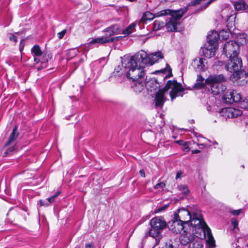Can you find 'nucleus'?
<instances>
[{"mask_svg":"<svg viewBox=\"0 0 248 248\" xmlns=\"http://www.w3.org/2000/svg\"><path fill=\"white\" fill-rule=\"evenodd\" d=\"M169 89H171L170 95L172 101L177 96L183 95L184 89L182 87V85L176 80H169L164 88L155 93L156 94L155 98L156 107H162L165 102L164 94Z\"/></svg>","mask_w":248,"mask_h":248,"instance_id":"obj_1","label":"nucleus"},{"mask_svg":"<svg viewBox=\"0 0 248 248\" xmlns=\"http://www.w3.org/2000/svg\"><path fill=\"white\" fill-rule=\"evenodd\" d=\"M124 65L127 69L126 77L129 79L134 81H140L145 78V72L141 61H136L134 55L130 58L124 59Z\"/></svg>","mask_w":248,"mask_h":248,"instance_id":"obj_2","label":"nucleus"},{"mask_svg":"<svg viewBox=\"0 0 248 248\" xmlns=\"http://www.w3.org/2000/svg\"><path fill=\"white\" fill-rule=\"evenodd\" d=\"M192 216L188 209L184 208L178 209L174 214L173 225L170 227V229L178 233L180 231L186 228L187 226L189 227V221Z\"/></svg>","mask_w":248,"mask_h":248,"instance_id":"obj_3","label":"nucleus"},{"mask_svg":"<svg viewBox=\"0 0 248 248\" xmlns=\"http://www.w3.org/2000/svg\"><path fill=\"white\" fill-rule=\"evenodd\" d=\"M187 11L186 8L181 9L177 11H172L170 9H165L158 12L156 15L158 16L170 15L169 18L165 23V26L169 31H179L178 26L180 25L179 20L183 16V15Z\"/></svg>","mask_w":248,"mask_h":248,"instance_id":"obj_4","label":"nucleus"},{"mask_svg":"<svg viewBox=\"0 0 248 248\" xmlns=\"http://www.w3.org/2000/svg\"><path fill=\"white\" fill-rule=\"evenodd\" d=\"M226 81V78L222 74L213 75L205 79V83L210 86L211 90L214 94H218L226 89L225 86L220 84Z\"/></svg>","mask_w":248,"mask_h":248,"instance_id":"obj_5","label":"nucleus"},{"mask_svg":"<svg viewBox=\"0 0 248 248\" xmlns=\"http://www.w3.org/2000/svg\"><path fill=\"white\" fill-rule=\"evenodd\" d=\"M151 229L148 231L149 236L155 238H160V233L167 226V223L162 217H157L150 220Z\"/></svg>","mask_w":248,"mask_h":248,"instance_id":"obj_6","label":"nucleus"},{"mask_svg":"<svg viewBox=\"0 0 248 248\" xmlns=\"http://www.w3.org/2000/svg\"><path fill=\"white\" fill-rule=\"evenodd\" d=\"M134 58L136 61H141L142 65H152L162 59L163 55L159 51L148 55L145 51L141 50L134 55Z\"/></svg>","mask_w":248,"mask_h":248,"instance_id":"obj_7","label":"nucleus"},{"mask_svg":"<svg viewBox=\"0 0 248 248\" xmlns=\"http://www.w3.org/2000/svg\"><path fill=\"white\" fill-rule=\"evenodd\" d=\"M239 47L238 44L232 40L226 42L223 46L222 53L227 57L230 55H235L239 54Z\"/></svg>","mask_w":248,"mask_h":248,"instance_id":"obj_8","label":"nucleus"},{"mask_svg":"<svg viewBox=\"0 0 248 248\" xmlns=\"http://www.w3.org/2000/svg\"><path fill=\"white\" fill-rule=\"evenodd\" d=\"M189 221H190V225L193 227L198 229H202V230L206 229L209 237L211 234L210 229L208 228L206 223L201 217L200 214L198 215L197 213L193 212L191 219H190Z\"/></svg>","mask_w":248,"mask_h":248,"instance_id":"obj_9","label":"nucleus"},{"mask_svg":"<svg viewBox=\"0 0 248 248\" xmlns=\"http://www.w3.org/2000/svg\"><path fill=\"white\" fill-rule=\"evenodd\" d=\"M222 99L224 101L228 104H232L233 102H241L243 101L242 97L240 93L235 90H227L223 94Z\"/></svg>","mask_w":248,"mask_h":248,"instance_id":"obj_10","label":"nucleus"},{"mask_svg":"<svg viewBox=\"0 0 248 248\" xmlns=\"http://www.w3.org/2000/svg\"><path fill=\"white\" fill-rule=\"evenodd\" d=\"M228 9H225L221 12V16L226 23V27L230 32L233 31L235 29V14L228 15L229 13Z\"/></svg>","mask_w":248,"mask_h":248,"instance_id":"obj_11","label":"nucleus"},{"mask_svg":"<svg viewBox=\"0 0 248 248\" xmlns=\"http://www.w3.org/2000/svg\"><path fill=\"white\" fill-rule=\"evenodd\" d=\"M31 51L34 57V61L36 63L40 62L46 67V63L48 61V56L43 55L42 56V52L40 46L37 45H35L32 47Z\"/></svg>","mask_w":248,"mask_h":248,"instance_id":"obj_12","label":"nucleus"},{"mask_svg":"<svg viewBox=\"0 0 248 248\" xmlns=\"http://www.w3.org/2000/svg\"><path fill=\"white\" fill-rule=\"evenodd\" d=\"M18 135L19 133L17 131V127L16 126L11 133L8 140L4 145L5 147H7L10 145L12 146L11 147L8 148L7 151L5 152V155H6L7 154H9L10 152H12L15 149L14 146L16 145L15 140L18 136Z\"/></svg>","mask_w":248,"mask_h":248,"instance_id":"obj_13","label":"nucleus"},{"mask_svg":"<svg viewBox=\"0 0 248 248\" xmlns=\"http://www.w3.org/2000/svg\"><path fill=\"white\" fill-rule=\"evenodd\" d=\"M188 228L186 227L183 230L180 231L179 233H181L180 236V241L183 245H186L195 239V235L189 232H187Z\"/></svg>","mask_w":248,"mask_h":248,"instance_id":"obj_14","label":"nucleus"},{"mask_svg":"<svg viewBox=\"0 0 248 248\" xmlns=\"http://www.w3.org/2000/svg\"><path fill=\"white\" fill-rule=\"evenodd\" d=\"M144 81L145 82L146 88L148 91L155 93L158 90H161L159 89L160 84L155 78H148V77L146 76Z\"/></svg>","mask_w":248,"mask_h":248,"instance_id":"obj_15","label":"nucleus"},{"mask_svg":"<svg viewBox=\"0 0 248 248\" xmlns=\"http://www.w3.org/2000/svg\"><path fill=\"white\" fill-rule=\"evenodd\" d=\"M205 63H207L206 59L197 58L193 61L191 64L196 71L200 72L204 71L206 69Z\"/></svg>","mask_w":248,"mask_h":248,"instance_id":"obj_16","label":"nucleus"},{"mask_svg":"<svg viewBox=\"0 0 248 248\" xmlns=\"http://www.w3.org/2000/svg\"><path fill=\"white\" fill-rule=\"evenodd\" d=\"M122 30L120 26L117 24L112 25L103 30L105 33V36H107L109 38H111V36L120 34Z\"/></svg>","mask_w":248,"mask_h":248,"instance_id":"obj_17","label":"nucleus"},{"mask_svg":"<svg viewBox=\"0 0 248 248\" xmlns=\"http://www.w3.org/2000/svg\"><path fill=\"white\" fill-rule=\"evenodd\" d=\"M222 112L227 118H236L242 114V111L239 109L233 108H225L222 109Z\"/></svg>","mask_w":248,"mask_h":248,"instance_id":"obj_18","label":"nucleus"},{"mask_svg":"<svg viewBox=\"0 0 248 248\" xmlns=\"http://www.w3.org/2000/svg\"><path fill=\"white\" fill-rule=\"evenodd\" d=\"M120 37H115L114 38H109L107 36L104 35L102 37H98L93 39L90 43L91 44L95 43H99L100 44H104L108 43H112L115 41H117Z\"/></svg>","mask_w":248,"mask_h":248,"instance_id":"obj_19","label":"nucleus"},{"mask_svg":"<svg viewBox=\"0 0 248 248\" xmlns=\"http://www.w3.org/2000/svg\"><path fill=\"white\" fill-rule=\"evenodd\" d=\"M234 41L238 44L239 47L240 45L247 44L248 43V36L247 34L244 33H236L235 41Z\"/></svg>","mask_w":248,"mask_h":248,"instance_id":"obj_20","label":"nucleus"},{"mask_svg":"<svg viewBox=\"0 0 248 248\" xmlns=\"http://www.w3.org/2000/svg\"><path fill=\"white\" fill-rule=\"evenodd\" d=\"M219 38L218 33L216 31H212V33L207 36V40L209 46H216V44Z\"/></svg>","mask_w":248,"mask_h":248,"instance_id":"obj_21","label":"nucleus"},{"mask_svg":"<svg viewBox=\"0 0 248 248\" xmlns=\"http://www.w3.org/2000/svg\"><path fill=\"white\" fill-rule=\"evenodd\" d=\"M124 61V59L122 61L121 65H118L115 67L113 72L114 76L120 77L122 75H126L127 69H126L124 65L123 62Z\"/></svg>","mask_w":248,"mask_h":248,"instance_id":"obj_22","label":"nucleus"},{"mask_svg":"<svg viewBox=\"0 0 248 248\" xmlns=\"http://www.w3.org/2000/svg\"><path fill=\"white\" fill-rule=\"evenodd\" d=\"M135 83L132 86L134 91L136 93H140L142 92L145 89V82L144 80H141L140 81H134Z\"/></svg>","mask_w":248,"mask_h":248,"instance_id":"obj_23","label":"nucleus"},{"mask_svg":"<svg viewBox=\"0 0 248 248\" xmlns=\"http://www.w3.org/2000/svg\"><path fill=\"white\" fill-rule=\"evenodd\" d=\"M216 47L209 46L207 47L203 48V55L206 58H211L214 56Z\"/></svg>","mask_w":248,"mask_h":248,"instance_id":"obj_24","label":"nucleus"},{"mask_svg":"<svg viewBox=\"0 0 248 248\" xmlns=\"http://www.w3.org/2000/svg\"><path fill=\"white\" fill-rule=\"evenodd\" d=\"M204 80L203 78H202L201 75H198L196 79L197 82L194 84L193 87L197 89L203 88L206 84L205 81L204 82Z\"/></svg>","mask_w":248,"mask_h":248,"instance_id":"obj_25","label":"nucleus"},{"mask_svg":"<svg viewBox=\"0 0 248 248\" xmlns=\"http://www.w3.org/2000/svg\"><path fill=\"white\" fill-rule=\"evenodd\" d=\"M234 6L237 11L244 10L248 8V5L243 0H240L234 3Z\"/></svg>","mask_w":248,"mask_h":248,"instance_id":"obj_26","label":"nucleus"},{"mask_svg":"<svg viewBox=\"0 0 248 248\" xmlns=\"http://www.w3.org/2000/svg\"><path fill=\"white\" fill-rule=\"evenodd\" d=\"M203 245L201 240L195 239L188 245V248H202Z\"/></svg>","mask_w":248,"mask_h":248,"instance_id":"obj_27","label":"nucleus"},{"mask_svg":"<svg viewBox=\"0 0 248 248\" xmlns=\"http://www.w3.org/2000/svg\"><path fill=\"white\" fill-rule=\"evenodd\" d=\"M136 26V23L135 22L132 23L129 25L125 30L123 31L122 34L125 36L128 35L132 32L135 31V27Z\"/></svg>","mask_w":248,"mask_h":248,"instance_id":"obj_28","label":"nucleus"},{"mask_svg":"<svg viewBox=\"0 0 248 248\" xmlns=\"http://www.w3.org/2000/svg\"><path fill=\"white\" fill-rule=\"evenodd\" d=\"M165 25V23L161 21L155 20L153 23V29L154 31H157L161 29Z\"/></svg>","mask_w":248,"mask_h":248,"instance_id":"obj_29","label":"nucleus"},{"mask_svg":"<svg viewBox=\"0 0 248 248\" xmlns=\"http://www.w3.org/2000/svg\"><path fill=\"white\" fill-rule=\"evenodd\" d=\"M153 15L150 12H147L143 14L140 22H145L147 20H151L154 18Z\"/></svg>","mask_w":248,"mask_h":248,"instance_id":"obj_30","label":"nucleus"},{"mask_svg":"<svg viewBox=\"0 0 248 248\" xmlns=\"http://www.w3.org/2000/svg\"><path fill=\"white\" fill-rule=\"evenodd\" d=\"M177 189L179 191H180L183 194L185 195H187L189 192L188 186L186 185L181 184L178 185L177 186Z\"/></svg>","mask_w":248,"mask_h":248,"instance_id":"obj_31","label":"nucleus"},{"mask_svg":"<svg viewBox=\"0 0 248 248\" xmlns=\"http://www.w3.org/2000/svg\"><path fill=\"white\" fill-rule=\"evenodd\" d=\"M232 33V31L230 32V31H227L222 30L218 33L219 38H221L222 40H226L229 38L230 34Z\"/></svg>","mask_w":248,"mask_h":248,"instance_id":"obj_32","label":"nucleus"},{"mask_svg":"<svg viewBox=\"0 0 248 248\" xmlns=\"http://www.w3.org/2000/svg\"><path fill=\"white\" fill-rule=\"evenodd\" d=\"M60 194V191H57L55 194L52 196L51 197L47 198L46 199V201H47V202L49 203H52L54 202L55 198L59 196V195Z\"/></svg>","mask_w":248,"mask_h":248,"instance_id":"obj_33","label":"nucleus"},{"mask_svg":"<svg viewBox=\"0 0 248 248\" xmlns=\"http://www.w3.org/2000/svg\"><path fill=\"white\" fill-rule=\"evenodd\" d=\"M241 107L245 109H248V99L245 98L241 102Z\"/></svg>","mask_w":248,"mask_h":248,"instance_id":"obj_34","label":"nucleus"},{"mask_svg":"<svg viewBox=\"0 0 248 248\" xmlns=\"http://www.w3.org/2000/svg\"><path fill=\"white\" fill-rule=\"evenodd\" d=\"M169 204H165L163 206H162L160 208H158L155 211V213H159L161 212H162L164 210H165L166 209H167L169 207Z\"/></svg>","mask_w":248,"mask_h":248,"instance_id":"obj_35","label":"nucleus"},{"mask_svg":"<svg viewBox=\"0 0 248 248\" xmlns=\"http://www.w3.org/2000/svg\"><path fill=\"white\" fill-rule=\"evenodd\" d=\"M166 185L164 182H160L159 183H157L155 186H154V188L155 189H158V188H163L164 187H165Z\"/></svg>","mask_w":248,"mask_h":248,"instance_id":"obj_36","label":"nucleus"},{"mask_svg":"<svg viewBox=\"0 0 248 248\" xmlns=\"http://www.w3.org/2000/svg\"><path fill=\"white\" fill-rule=\"evenodd\" d=\"M66 30H63L62 31L59 32L57 34L58 38L59 39H62L63 37L65 34L66 33Z\"/></svg>","mask_w":248,"mask_h":248,"instance_id":"obj_37","label":"nucleus"},{"mask_svg":"<svg viewBox=\"0 0 248 248\" xmlns=\"http://www.w3.org/2000/svg\"><path fill=\"white\" fill-rule=\"evenodd\" d=\"M241 209L233 210L231 211V213L234 216H237L241 213Z\"/></svg>","mask_w":248,"mask_h":248,"instance_id":"obj_38","label":"nucleus"},{"mask_svg":"<svg viewBox=\"0 0 248 248\" xmlns=\"http://www.w3.org/2000/svg\"><path fill=\"white\" fill-rule=\"evenodd\" d=\"M231 223L233 226L234 228H236L238 226V221L235 218H232V219Z\"/></svg>","mask_w":248,"mask_h":248,"instance_id":"obj_39","label":"nucleus"},{"mask_svg":"<svg viewBox=\"0 0 248 248\" xmlns=\"http://www.w3.org/2000/svg\"><path fill=\"white\" fill-rule=\"evenodd\" d=\"M9 39H10V41H13V42H16L17 41V37L14 34H11L9 36Z\"/></svg>","mask_w":248,"mask_h":248,"instance_id":"obj_40","label":"nucleus"},{"mask_svg":"<svg viewBox=\"0 0 248 248\" xmlns=\"http://www.w3.org/2000/svg\"><path fill=\"white\" fill-rule=\"evenodd\" d=\"M40 204L41 206H47L49 204V203L47 201H46H46H43L40 200Z\"/></svg>","mask_w":248,"mask_h":248,"instance_id":"obj_41","label":"nucleus"},{"mask_svg":"<svg viewBox=\"0 0 248 248\" xmlns=\"http://www.w3.org/2000/svg\"><path fill=\"white\" fill-rule=\"evenodd\" d=\"M166 245L168 246L167 248H176V246L173 245L172 243H171L170 241L167 243Z\"/></svg>","mask_w":248,"mask_h":248,"instance_id":"obj_42","label":"nucleus"},{"mask_svg":"<svg viewBox=\"0 0 248 248\" xmlns=\"http://www.w3.org/2000/svg\"><path fill=\"white\" fill-rule=\"evenodd\" d=\"M182 174V172L181 171H178L176 175V179H177L178 178H180L181 177Z\"/></svg>","mask_w":248,"mask_h":248,"instance_id":"obj_43","label":"nucleus"},{"mask_svg":"<svg viewBox=\"0 0 248 248\" xmlns=\"http://www.w3.org/2000/svg\"><path fill=\"white\" fill-rule=\"evenodd\" d=\"M94 246L92 244H87L85 245V248H94Z\"/></svg>","mask_w":248,"mask_h":248,"instance_id":"obj_44","label":"nucleus"},{"mask_svg":"<svg viewBox=\"0 0 248 248\" xmlns=\"http://www.w3.org/2000/svg\"><path fill=\"white\" fill-rule=\"evenodd\" d=\"M140 175L143 177H145V173H144V171L143 170H140Z\"/></svg>","mask_w":248,"mask_h":248,"instance_id":"obj_45","label":"nucleus"},{"mask_svg":"<svg viewBox=\"0 0 248 248\" xmlns=\"http://www.w3.org/2000/svg\"><path fill=\"white\" fill-rule=\"evenodd\" d=\"M207 109L208 111H215V110L214 109H212V107L210 105H208L207 107Z\"/></svg>","mask_w":248,"mask_h":248,"instance_id":"obj_46","label":"nucleus"},{"mask_svg":"<svg viewBox=\"0 0 248 248\" xmlns=\"http://www.w3.org/2000/svg\"><path fill=\"white\" fill-rule=\"evenodd\" d=\"M184 148V150H186L187 151L189 150V148H188V145L186 144H185Z\"/></svg>","mask_w":248,"mask_h":248,"instance_id":"obj_47","label":"nucleus"},{"mask_svg":"<svg viewBox=\"0 0 248 248\" xmlns=\"http://www.w3.org/2000/svg\"><path fill=\"white\" fill-rule=\"evenodd\" d=\"M200 152V151L199 150H194L192 151V154H197Z\"/></svg>","mask_w":248,"mask_h":248,"instance_id":"obj_48","label":"nucleus"},{"mask_svg":"<svg viewBox=\"0 0 248 248\" xmlns=\"http://www.w3.org/2000/svg\"><path fill=\"white\" fill-rule=\"evenodd\" d=\"M217 62H218L217 64L220 66H221L224 64L223 62H221V61H218Z\"/></svg>","mask_w":248,"mask_h":248,"instance_id":"obj_49","label":"nucleus"},{"mask_svg":"<svg viewBox=\"0 0 248 248\" xmlns=\"http://www.w3.org/2000/svg\"><path fill=\"white\" fill-rule=\"evenodd\" d=\"M177 142L180 143V144H183V143L184 142L183 140H180L179 141H177Z\"/></svg>","mask_w":248,"mask_h":248,"instance_id":"obj_50","label":"nucleus"},{"mask_svg":"<svg viewBox=\"0 0 248 248\" xmlns=\"http://www.w3.org/2000/svg\"><path fill=\"white\" fill-rule=\"evenodd\" d=\"M43 67H44V66H42L41 67H39L37 68V69L38 70H40L42 69L43 68Z\"/></svg>","mask_w":248,"mask_h":248,"instance_id":"obj_51","label":"nucleus"},{"mask_svg":"<svg viewBox=\"0 0 248 248\" xmlns=\"http://www.w3.org/2000/svg\"><path fill=\"white\" fill-rule=\"evenodd\" d=\"M159 1H160V2H163V1H166V0H158Z\"/></svg>","mask_w":248,"mask_h":248,"instance_id":"obj_52","label":"nucleus"},{"mask_svg":"<svg viewBox=\"0 0 248 248\" xmlns=\"http://www.w3.org/2000/svg\"><path fill=\"white\" fill-rule=\"evenodd\" d=\"M194 122L193 120H192L191 123H193Z\"/></svg>","mask_w":248,"mask_h":248,"instance_id":"obj_53","label":"nucleus"},{"mask_svg":"<svg viewBox=\"0 0 248 248\" xmlns=\"http://www.w3.org/2000/svg\"><path fill=\"white\" fill-rule=\"evenodd\" d=\"M194 122L193 120H192L191 123H193Z\"/></svg>","mask_w":248,"mask_h":248,"instance_id":"obj_54","label":"nucleus"}]
</instances>
